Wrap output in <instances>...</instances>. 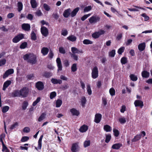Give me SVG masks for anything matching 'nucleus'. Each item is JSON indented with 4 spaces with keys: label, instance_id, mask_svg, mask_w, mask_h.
Listing matches in <instances>:
<instances>
[{
    "label": "nucleus",
    "instance_id": "f257e3e1",
    "mask_svg": "<svg viewBox=\"0 0 152 152\" xmlns=\"http://www.w3.org/2000/svg\"><path fill=\"white\" fill-rule=\"evenodd\" d=\"M23 59L32 64H34L36 63L37 57L35 55L33 54H26L23 56Z\"/></svg>",
    "mask_w": 152,
    "mask_h": 152
},
{
    "label": "nucleus",
    "instance_id": "f03ea898",
    "mask_svg": "<svg viewBox=\"0 0 152 152\" xmlns=\"http://www.w3.org/2000/svg\"><path fill=\"white\" fill-rule=\"evenodd\" d=\"M21 96L23 97H27L28 94L29 90L28 88L24 87L20 90Z\"/></svg>",
    "mask_w": 152,
    "mask_h": 152
},
{
    "label": "nucleus",
    "instance_id": "7ed1b4c3",
    "mask_svg": "<svg viewBox=\"0 0 152 152\" xmlns=\"http://www.w3.org/2000/svg\"><path fill=\"white\" fill-rule=\"evenodd\" d=\"M104 31L100 29L98 31L96 32L93 33L92 35V36L93 38L96 39L99 37L101 35L104 34Z\"/></svg>",
    "mask_w": 152,
    "mask_h": 152
},
{
    "label": "nucleus",
    "instance_id": "20e7f679",
    "mask_svg": "<svg viewBox=\"0 0 152 152\" xmlns=\"http://www.w3.org/2000/svg\"><path fill=\"white\" fill-rule=\"evenodd\" d=\"M24 35L23 34H20L15 36L12 40L13 42L17 43L24 38Z\"/></svg>",
    "mask_w": 152,
    "mask_h": 152
},
{
    "label": "nucleus",
    "instance_id": "39448f33",
    "mask_svg": "<svg viewBox=\"0 0 152 152\" xmlns=\"http://www.w3.org/2000/svg\"><path fill=\"white\" fill-rule=\"evenodd\" d=\"M100 20V18L99 17L96 15L91 17L89 19V22L91 23H95L97 22H99Z\"/></svg>",
    "mask_w": 152,
    "mask_h": 152
},
{
    "label": "nucleus",
    "instance_id": "423d86ee",
    "mask_svg": "<svg viewBox=\"0 0 152 152\" xmlns=\"http://www.w3.org/2000/svg\"><path fill=\"white\" fill-rule=\"evenodd\" d=\"M91 75L94 79H96L98 76V71L97 67H94L92 70Z\"/></svg>",
    "mask_w": 152,
    "mask_h": 152
},
{
    "label": "nucleus",
    "instance_id": "0eeeda50",
    "mask_svg": "<svg viewBox=\"0 0 152 152\" xmlns=\"http://www.w3.org/2000/svg\"><path fill=\"white\" fill-rule=\"evenodd\" d=\"M41 31L42 35L45 37H46L48 34V31L46 27L42 26L41 28Z\"/></svg>",
    "mask_w": 152,
    "mask_h": 152
},
{
    "label": "nucleus",
    "instance_id": "6e6552de",
    "mask_svg": "<svg viewBox=\"0 0 152 152\" xmlns=\"http://www.w3.org/2000/svg\"><path fill=\"white\" fill-rule=\"evenodd\" d=\"M36 88L39 90H42L44 88V85L42 82L39 81L36 84Z\"/></svg>",
    "mask_w": 152,
    "mask_h": 152
},
{
    "label": "nucleus",
    "instance_id": "1a4fd4ad",
    "mask_svg": "<svg viewBox=\"0 0 152 152\" xmlns=\"http://www.w3.org/2000/svg\"><path fill=\"white\" fill-rule=\"evenodd\" d=\"M14 73V70L12 69H10L7 70L3 75V78H5L9 75L13 74Z\"/></svg>",
    "mask_w": 152,
    "mask_h": 152
},
{
    "label": "nucleus",
    "instance_id": "9d476101",
    "mask_svg": "<svg viewBox=\"0 0 152 152\" xmlns=\"http://www.w3.org/2000/svg\"><path fill=\"white\" fill-rule=\"evenodd\" d=\"M22 29L25 31H29L30 30V26L28 23H23L21 26Z\"/></svg>",
    "mask_w": 152,
    "mask_h": 152
},
{
    "label": "nucleus",
    "instance_id": "9b49d317",
    "mask_svg": "<svg viewBox=\"0 0 152 152\" xmlns=\"http://www.w3.org/2000/svg\"><path fill=\"white\" fill-rule=\"evenodd\" d=\"M134 104L135 107L140 106L141 108H142L144 105L143 102L140 100H136Z\"/></svg>",
    "mask_w": 152,
    "mask_h": 152
},
{
    "label": "nucleus",
    "instance_id": "f8f14e48",
    "mask_svg": "<svg viewBox=\"0 0 152 152\" xmlns=\"http://www.w3.org/2000/svg\"><path fill=\"white\" fill-rule=\"evenodd\" d=\"M56 62L58 68V71H61L62 70V65L61 59L59 58H58L56 59Z\"/></svg>",
    "mask_w": 152,
    "mask_h": 152
},
{
    "label": "nucleus",
    "instance_id": "ddd939ff",
    "mask_svg": "<svg viewBox=\"0 0 152 152\" xmlns=\"http://www.w3.org/2000/svg\"><path fill=\"white\" fill-rule=\"evenodd\" d=\"M102 115L100 114H96L95 115L94 121L96 123H99L101 120Z\"/></svg>",
    "mask_w": 152,
    "mask_h": 152
},
{
    "label": "nucleus",
    "instance_id": "4468645a",
    "mask_svg": "<svg viewBox=\"0 0 152 152\" xmlns=\"http://www.w3.org/2000/svg\"><path fill=\"white\" fill-rule=\"evenodd\" d=\"M70 111L74 116H78L80 114L79 111L75 108L71 109Z\"/></svg>",
    "mask_w": 152,
    "mask_h": 152
},
{
    "label": "nucleus",
    "instance_id": "2eb2a0df",
    "mask_svg": "<svg viewBox=\"0 0 152 152\" xmlns=\"http://www.w3.org/2000/svg\"><path fill=\"white\" fill-rule=\"evenodd\" d=\"M71 51L72 54L83 53V52L82 50H79L75 47H72L71 48Z\"/></svg>",
    "mask_w": 152,
    "mask_h": 152
},
{
    "label": "nucleus",
    "instance_id": "dca6fc26",
    "mask_svg": "<svg viewBox=\"0 0 152 152\" xmlns=\"http://www.w3.org/2000/svg\"><path fill=\"white\" fill-rule=\"evenodd\" d=\"M71 10L70 8L64 11L63 15L64 18H68L70 14Z\"/></svg>",
    "mask_w": 152,
    "mask_h": 152
},
{
    "label": "nucleus",
    "instance_id": "f3484780",
    "mask_svg": "<svg viewBox=\"0 0 152 152\" xmlns=\"http://www.w3.org/2000/svg\"><path fill=\"white\" fill-rule=\"evenodd\" d=\"M43 135H41L39 140L38 142V148L35 147V149L37 150H38V148L39 149H41L42 147V140L43 138Z\"/></svg>",
    "mask_w": 152,
    "mask_h": 152
},
{
    "label": "nucleus",
    "instance_id": "a211bd4d",
    "mask_svg": "<svg viewBox=\"0 0 152 152\" xmlns=\"http://www.w3.org/2000/svg\"><path fill=\"white\" fill-rule=\"evenodd\" d=\"M11 83L10 80H7L5 82L3 85L2 90L5 91L8 87L10 85Z\"/></svg>",
    "mask_w": 152,
    "mask_h": 152
},
{
    "label": "nucleus",
    "instance_id": "6ab92c4d",
    "mask_svg": "<svg viewBox=\"0 0 152 152\" xmlns=\"http://www.w3.org/2000/svg\"><path fill=\"white\" fill-rule=\"evenodd\" d=\"M51 81V82L54 84H60L62 83V81L61 80L53 78H52Z\"/></svg>",
    "mask_w": 152,
    "mask_h": 152
},
{
    "label": "nucleus",
    "instance_id": "aec40b11",
    "mask_svg": "<svg viewBox=\"0 0 152 152\" xmlns=\"http://www.w3.org/2000/svg\"><path fill=\"white\" fill-rule=\"evenodd\" d=\"M49 50L47 48L43 47L41 49V53L43 55L45 56L48 54Z\"/></svg>",
    "mask_w": 152,
    "mask_h": 152
},
{
    "label": "nucleus",
    "instance_id": "412c9836",
    "mask_svg": "<svg viewBox=\"0 0 152 152\" xmlns=\"http://www.w3.org/2000/svg\"><path fill=\"white\" fill-rule=\"evenodd\" d=\"M88 129V126L83 125L79 129V131L81 132H84L86 131Z\"/></svg>",
    "mask_w": 152,
    "mask_h": 152
},
{
    "label": "nucleus",
    "instance_id": "4be33fe9",
    "mask_svg": "<svg viewBox=\"0 0 152 152\" xmlns=\"http://www.w3.org/2000/svg\"><path fill=\"white\" fill-rule=\"evenodd\" d=\"M78 146L77 143H74L72 144L71 148V151L72 152H76L77 151Z\"/></svg>",
    "mask_w": 152,
    "mask_h": 152
},
{
    "label": "nucleus",
    "instance_id": "5701e85b",
    "mask_svg": "<svg viewBox=\"0 0 152 152\" xmlns=\"http://www.w3.org/2000/svg\"><path fill=\"white\" fill-rule=\"evenodd\" d=\"M79 9L80 8L78 7L75 9L70 14L71 16L72 17H75L77 13L79 11Z\"/></svg>",
    "mask_w": 152,
    "mask_h": 152
},
{
    "label": "nucleus",
    "instance_id": "b1692460",
    "mask_svg": "<svg viewBox=\"0 0 152 152\" xmlns=\"http://www.w3.org/2000/svg\"><path fill=\"white\" fill-rule=\"evenodd\" d=\"M145 47V43H143L140 44L138 46V48L139 50L142 51L143 50Z\"/></svg>",
    "mask_w": 152,
    "mask_h": 152
},
{
    "label": "nucleus",
    "instance_id": "393cba45",
    "mask_svg": "<svg viewBox=\"0 0 152 152\" xmlns=\"http://www.w3.org/2000/svg\"><path fill=\"white\" fill-rule=\"evenodd\" d=\"M149 75V73L146 71L144 70L142 72V76L143 77L147 78Z\"/></svg>",
    "mask_w": 152,
    "mask_h": 152
},
{
    "label": "nucleus",
    "instance_id": "a878e982",
    "mask_svg": "<svg viewBox=\"0 0 152 152\" xmlns=\"http://www.w3.org/2000/svg\"><path fill=\"white\" fill-rule=\"evenodd\" d=\"M30 4L33 8H35L37 6V3L36 0H30Z\"/></svg>",
    "mask_w": 152,
    "mask_h": 152
},
{
    "label": "nucleus",
    "instance_id": "bb28decb",
    "mask_svg": "<svg viewBox=\"0 0 152 152\" xmlns=\"http://www.w3.org/2000/svg\"><path fill=\"white\" fill-rule=\"evenodd\" d=\"M12 95L13 97L19 96H21L20 91L18 90L14 91L12 94Z\"/></svg>",
    "mask_w": 152,
    "mask_h": 152
},
{
    "label": "nucleus",
    "instance_id": "cd10ccee",
    "mask_svg": "<svg viewBox=\"0 0 152 152\" xmlns=\"http://www.w3.org/2000/svg\"><path fill=\"white\" fill-rule=\"evenodd\" d=\"M122 146V144L121 143H116L112 145V148L113 149H118Z\"/></svg>",
    "mask_w": 152,
    "mask_h": 152
},
{
    "label": "nucleus",
    "instance_id": "c85d7f7f",
    "mask_svg": "<svg viewBox=\"0 0 152 152\" xmlns=\"http://www.w3.org/2000/svg\"><path fill=\"white\" fill-rule=\"evenodd\" d=\"M141 135L137 134L135 136L132 141V142H135L140 140L141 137Z\"/></svg>",
    "mask_w": 152,
    "mask_h": 152
},
{
    "label": "nucleus",
    "instance_id": "c756f323",
    "mask_svg": "<svg viewBox=\"0 0 152 152\" xmlns=\"http://www.w3.org/2000/svg\"><path fill=\"white\" fill-rule=\"evenodd\" d=\"M18 10V12H20L23 9V5L21 2H18L17 3Z\"/></svg>",
    "mask_w": 152,
    "mask_h": 152
},
{
    "label": "nucleus",
    "instance_id": "7c9ffc66",
    "mask_svg": "<svg viewBox=\"0 0 152 152\" xmlns=\"http://www.w3.org/2000/svg\"><path fill=\"white\" fill-rule=\"evenodd\" d=\"M62 103V100L61 99H58L56 102V107H59L61 105Z\"/></svg>",
    "mask_w": 152,
    "mask_h": 152
},
{
    "label": "nucleus",
    "instance_id": "2f4dec72",
    "mask_svg": "<svg viewBox=\"0 0 152 152\" xmlns=\"http://www.w3.org/2000/svg\"><path fill=\"white\" fill-rule=\"evenodd\" d=\"M67 39L72 42H74L76 40L77 38L75 36L72 35L67 37Z\"/></svg>",
    "mask_w": 152,
    "mask_h": 152
},
{
    "label": "nucleus",
    "instance_id": "473e14b6",
    "mask_svg": "<svg viewBox=\"0 0 152 152\" xmlns=\"http://www.w3.org/2000/svg\"><path fill=\"white\" fill-rule=\"evenodd\" d=\"M136 8H131V9H129V11H138L139 10H138L139 9H143L144 10V8H142L141 7H139L138 6H134Z\"/></svg>",
    "mask_w": 152,
    "mask_h": 152
},
{
    "label": "nucleus",
    "instance_id": "72a5a7b5",
    "mask_svg": "<svg viewBox=\"0 0 152 152\" xmlns=\"http://www.w3.org/2000/svg\"><path fill=\"white\" fill-rule=\"evenodd\" d=\"M104 129L107 132H110L112 130L111 127L108 125H106L104 126Z\"/></svg>",
    "mask_w": 152,
    "mask_h": 152
},
{
    "label": "nucleus",
    "instance_id": "f704fd0d",
    "mask_svg": "<svg viewBox=\"0 0 152 152\" xmlns=\"http://www.w3.org/2000/svg\"><path fill=\"white\" fill-rule=\"evenodd\" d=\"M81 103L82 106L84 107L86 102V99L85 96H83L81 99Z\"/></svg>",
    "mask_w": 152,
    "mask_h": 152
},
{
    "label": "nucleus",
    "instance_id": "c9c22d12",
    "mask_svg": "<svg viewBox=\"0 0 152 152\" xmlns=\"http://www.w3.org/2000/svg\"><path fill=\"white\" fill-rule=\"evenodd\" d=\"M45 115L46 114L45 113H42L38 119V121L40 122L44 119L45 118Z\"/></svg>",
    "mask_w": 152,
    "mask_h": 152
},
{
    "label": "nucleus",
    "instance_id": "e433bc0d",
    "mask_svg": "<svg viewBox=\"0 0 152 152\" xmlns=\"http://www.w3.org/2000/svg\"><path fill=\"white\" fill-rule=\"evenodd\" d=\"M43 75L45 77L48 78L52 75V74L50 72H45Z\"/></svg>",
    "mask_w": 152,
    "mask_h": 152
},
{
    "label": "nucleus",
    "instance_id": "4c0bfd02",
    "mask_svg": "<svg viewBox=\"0 0 152 152\" xmlns=\"http://www.w3.org/2000/svg\"><path fill=\"white\" fill-rule=\"evenodd\" d=\"M130 77L131 80L133 81H136L137 80V77L134 74H131Z\"/></svg>",
    "mask_w": 152,
    "mask_h": 152
},
{
    "label": "nucleus",
    "instance_id": "58836bf2",
    "mask_svg": "<svg viewBox=\"0 0 152 152\" xmlns=\"http://www.w3.org/2000/svg\"><path fill=\"white\" fill-rule=\"evenodd\" d=\"M127 58L125 57H122L121 60V63L122 64H125L127 63Z\"/></svg>",
    "mask_w": 152,
    "mask_h": 152
},
{
    "label": "nucleus",
    "instance_id": "ea45409f",
    "mask_svg": "<svg viewBox=\"0 0 152 152\" xmlns=\"http://www.w3.org/2000/svg\"><path fill=\"white\" fill-rule=\"evenodd\" d=\"M111 139V136L110 134H106V139L105 142L107 143H108Z\"/></svg>",
    "mask_w": 152,
    "mask_h": 152
},
{
    "label": "nucleus",
    "instance_id": "a19ab883",
    "mask_svg": "<svg viewBox=\"0 0 152 152\" xmlns=\"http://www.w3.org/2000/svg\"><path fill=\"white\" fill-rule=\"evenodd\" d=\"M71 70L73 72H75L77 70V64H73L71 67Z\"/></svg>",
    "mask_w": 152,
    "mask_h": 152
},
{
    "label": "nucleus",
    "instance_id": "79ce46f5",
    "mask_svg": "<svg viewBox=\"0 0 152 152\" xmlns=\"http://www.w3.org/2000/svg\"><path fill=\"white\" fill-rule=\"evenodd\" d=\"M115 51L114 50H112L109 53V56L113 57L115 56Z\"/></svg>",
    "mask_w": 152,
    "mask_h": 152
},
{
    "label": "nucleus",
    "instance_id": "37998d69",
    "mask_svg": "<svg viewBox=\"0 0 152 152\" xmlns=\"http://www.w3.org/2000/svg\"><path fill=\"white\" fill-rule=\"evenodd\" d=\"M28 105V102L26 101H24L23 102V104L22 106V109L23 110H26Z\"/></svg>",
    "mask_w": 152,
    "mask_h": 152
},
{
    "label": "nucleus",
    "instance_id": "c03bdc74",
    "mask_svg": "<svg viewBox=\"0 0 152 152\" xmlns=\"http://www.w3.org/2000/svg\"><path fill=\"white\" fill-rule=\"evenodd\" d=\"M92 7L91 6H89L87 7H86L83 10V12H88L91 10Z\"/></svg>",
    "mask_w": 152,
    "mask_h": 152
},
{
    "label": "nucleus",
    "instance_id": "a18cd8bd",
    "mask_svg": "<svg viewBox=\"0 0 152 152\" xmlns=\"http://www.w3.org/2000/svg\"><path fill=\"white\" fill-rule=\"evenodd\" d=\"M43 6L44 9L47 11H49L50 9V6L46 3H45L43 4Z\"/></svg>",
    "mask_w": 152,
    "mask_h": 152
},
{
    "label": "nucleus",
    "instance_id": "49530a36",
    "mask_svg": "<svg viewBox=\"0 0 152 152\" xmlns=\"http://www.w3.org/2000/svg\"><path fill=\"white\" fill-rule=\"evenodd\" d=\"M83 43L84 44L88 45L90 44H92L93 43V42L89 39H84L83 41Z\"/></svg>",
    "mask_w": 152,
    "mask_h": 152
},
{
    "label": "nucleus",
    "instance_id": "de8ad7c7",
    "mask_svg": "<svg viewBox=\"0 0 152 152\" xmlns=\"http://www.w3.org/2000/svg\"><path fill=\"white\" fill-rule=\"evenodd\" d=\"M31 39L35 40L37 39L36 36L35 34L34 31H32L31 34Z\"/></svg>",
    "mask_w": 152,
    "mask_h": 152
},
{
    "label": "nucleus",
    "instance_id": "09e8293b",
    "mask_svg": "<svg viewBox=\"0 0 152 152\" xmlns=\"http://www.w3.org/2000/svg\"><path fill=\"white\" fill-rule=\"evenodd\" d=\"M109 93L111 96H114L115 94V90L113 88H111L109 90Z\"/></svg>",
    "mask_w": 152,
    "mask_h": 152
},
{
    "label": "nucleus",
    "instance_id": "8fccbe9b",
    "mask_svg": "<svg viewBox=\"0 0 152 152\" xmlns=\"http://www.w3.org/2000/svg\"><path fill=\"white\" fill-rule=\"evenodd\" d=\"M9 108V107L7 106H6L2 108V112L3 113H6L8 110Z\"/></svg>",
    "mask_w": 152,
    "mask_h": 152
},
{
    "label": "nucleus",
    "instance_id": "3c124183",
    "mask_svg": "<svg viewBox=\"0 0 152 152\" xmlns=\"http://www.w3.org/2000/svg\"><path fill=\"white\" fill-rule=\"evenodd\" d=\"M56 93L55 91L51 92L50 94V97L51 99H53L56 96Z\"/></svg>",
    "mask_w": 152,
    "mask_h": 152
},
{
    "label": "nucleus",
    "instance_id": "603ef678",
    "mask_svg": "<svg viewBox=\"0 0 152 152\" xmlns=\"http://www.w3.org/2000/svg\"><path fill=\"white\" fill-rule=\"evenodd\" d=\"M87 92L89 95H91L92 94V91L90 85H87Z\"/></svg>",
    "mask_w": 152,
    "mask_h": 152
},
{
    "label": "nucleus",
    "instance_id": "864d4df0",
    "mask_svg": "<svg viewBox=\"0 0 152 152\" xmlns=\"http://www.w3.org/2000/svg\"><path fill=\"white\" fill-rule=\"evenodd\" d=\"M27 43L26 42H25L23 43L20 46V48L21 49H24L27 46Z\"/></svg>",
    "mask_w": 152,
    "mask_h": 152
},
{
    "label": "nucleus",
    "instance_id": "5fc2aeb1",
    "mask_svg": "<svg viewBox=\"0 0 152 152\" xmlns=\"http://www.w3.org/2000/svg\"><path fill=\"white\" fill-rule=\"evenodd\" d=\"M59 52L62 54H64L66 53V51L62 47H60L59 48Z\"/></svg>",
    "mask_w": 152,
    "mask_h": 152
},
{
    "label": "nucleus",
    "instance_id": "6e6d98bb",
    "mask_svg": "<svg viewBox=\"0 0 152 152\" xmlns=\"http://www.w3.org/2000/svg\"><path fill=\"white\" fill-rule=\"evenodd\" d=\"M90 140H86L84 142V146L85 148H86L90 145Z\"/></svg>",
    "mask_w": 152,
    "mask_h": 152
},
{
    "label": "nucleus",
    "instance_id": "4d7b16f0",
    "mask_svg": "<svg viewBox=\"0 0 152 152\" xmlns=\"http://www.w3.org/2000/svg\"><path fill=\"white\" fill-rule=\"evenodd\" d=\"M113 132L114 133V134L115 137H117L119 135V132L117 129H113Z\"/></svg>",
    "mask_w": 152,
    "mask_h": 152
},
{
    "label": "nucleus",
    "instance_id": "13d9d810",
    "mask_svg": "<svg viewBox=\"0 0 152 152\" xmlns=\"http://www.w3.org/2000/svg\"><path fill=\"white\" fill-rule=\"evenodd\" d=\"M71 57L74 60L77 61L78 60V57L75 54L70 53Z\"/></svg>",
    "mask_w": 152,
    "mask_h": 152
},
{
    "label": "nucleus",
    "instance_id": "bf43d9fd",
    "mask_svg": "<svg viewBox=\"0 0 152 152\" xmlns=\"http://www.w3.org/2000/svg\"><path fill=\"white\" fill-rule=\"evenodd\" d=\"M125 48L124 47H122L120 48L118 50V52L120 55H121L124 51Z\"/></svg>",
    "mask_w": 152,
    "mask_h": 152
},
{
    "label": "nucleus",
    "instance_id": "052dcab7",
    "mask_svg": "<svg viewBox=\"0 0 152 152\" xmlns=\"http://www.w3.org/2000/svg\"><path fill=\"white\" fill-rule=\"evenodd\" d=\"M41 98L40 97H38L36 100L33 102L32 105L35 106L40 100Z\"/></svg>",
    "mask_w": 152,
    "mask_h": 152
},
{
    "label": "nucleus",
    "instance_id": "680f3d73",
    "mask_svg": "<svg viewBox=\"0 0 152 152\" xmlns=\"http://www.w3.org/2000/svg\"><path fill=\"white\" fill-rule=\"evenodd\" d=\"M41 98L40 97H38L36 100L33 102L32 105L35 106L40 100Z\"/></svg>",
    "mask_w": 152,
    "mask_h": 152
},
{
    "label": "nucleus",
    "instance_id": "e2e57ef3",
    "mask_svg": "<svg viewBox=\"0 0 152 152\" xmlns=\"http://www.w3.org/2000/svg\"><path fill=\"white\" fill-rule=\"evenodd\" d=\"M69 88V85L68 84H66L65 85H62L61 86V88L64 90Z\"/></svg>",
    "mask_w": 152,
    "mask_h": 152
},
{
    "label": "nucleus",
    "instance_id": "0e129e2a",
    "mask_svg": "<svg viewBox=\"0 0 152 152\" xmlns=\"http://www.w3.org/2000/svg\"><path fill=\"white\" fill-rule=\"evenodd\" d=\"M120 122L121 124H123L126 122V120L124 118H120L119 119Z\"/></svg>",
    "mask_w": 152,
    "mask_h": 152
},
{
    "label": "nucleus",
    "instance_id": "69168bd1",
    "mask_svg": "<svg viewBox=\"0 0 152 152\" xmlns=\"http://www.w3.org/2000/svg\"><path fill=\"white\" fill-rule=\"evenodd\" d=\"M18 125V123L17 122H15L14 124L12 125L10 128V130H12L15 128Z\"/></svg>",
    "mask_w": 152,
    "mask_h": 152
},
{
    "label": "nucleus",
    "instance_id": "338daca9",
    "mask_svg": "<svg viewBox=\"0 0 152 152\" xmlns=\"http://www.w3.org/2000/svg\"><path fill=\"white\" fill-rule=\"evenodd\" d=\"M52 16L56 20H57L59 17V16L57 13H53Z\"/></svg>",
    "mask_w": 152,
    "mask_h": 152
},
{
    "label": "nucleus",
    "instance_id": "774afa93",
    "mask_svg": "<svg viewBox=\"0 0 152 152\" xmlns=\"http://www.w3.org/2000/svg\"><path fill=\"white\" fill-rule=\"evenodd\" d=\"M6 60L5 59H3L0 61V66H2L5 64Z\"/></svg>",
    "mask_w": 152,
    "mask_h": 152
}]
</instances>
